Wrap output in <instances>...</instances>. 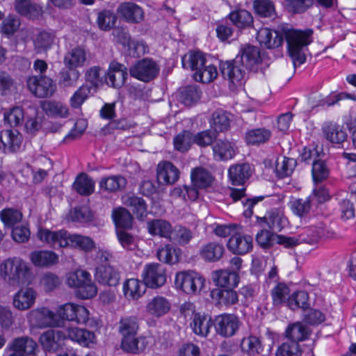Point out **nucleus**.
<instances>
[{"mask_svg": "<svg viewBox=\"0 0 356 356\" xmlns=\"http://www.w3.org/2000/svg\"><path fill=\"white\" fill-rule=\"evenodd\" d=\"M26 85L29 90L38 98L51 97L56 90L54 80L42 74L28 77Z\"/></svg>", "mask_w": 356, "mask_h": 356, "instance_id": "obj_5", "label": "nucleus"}, {"mask_svg": "<svg viewBox=\"0 0 356 356\" xmlns=\"http://www.w3.org/2000/svg\"><path fill=\"white\" fill-rule=\"evenodd\" d=\"M58 315L63 319L86 324L89 320V312L83 306L69 302L62 305L57 310Z\"/></svg>", "mask_w": 356, "mask_h": 356, "instance_id": "obj_10", "label": "nucleus"}, {"mask_svg": "<svg viewBox=\"0 0 356 356\" xmlns=\"http://www.w3.org/2000/svg\"><path fill=\"white\" fill-rule=\"evenodd\" d=\"M313 31L289 30L285 33L288 52L292 59L294 67L303 64L306 60L305 51L312 42Z\"/></svg>", "mask_w": 356, "mask_h": 356, "instance_id": "obj_2", "label": "nucleus"}, {"mask_svg": "<svg viewBox=\"0 0 356 356\" xmlns=\"http://www.w3.org/2000/svg\"><path fill=\"white\" fill-rule=\"evenodd\" d=\"M10 351H17L22 354L35 355L38 350L37 343L29 337H21L14 339L8 346Z\"/></svg>", "mask_w": 356, "mask_h": 356, "instance_id": "obj_26", "label": "nucleus"}, {"mask_svg": "<svg viewBox=\"0 0 356 356\" xmlns=\"http://www.w3.org/2000/svg\"><path fill=\"white\" fill-rule=\"evenodd\" d=\"M147 229L151 235H158L169 240L173 230L171 224L163 219H156L148 222Z\"/></svg>", "mask_w": 356, "mask_h": 356, "instance_id": "obj_38", "label": "nucleus"}, {"mask_svg": "<svg viewBox=\"0 0 356 356\" xmlns=\"http://www.w3.org/2000/svg\"><path fill=\"white\" fill-rule=\"evenodd\" d=\"M160 67L155 60L145 58L136 62L129 68V74L139 81L149 82L157 76Z\"/></svg>", "mask_w": 356, "mask_h": 356, "instance_id": "obj_6", "label": "nucleus"}, {"mask_svg": "<svg viewBox=\"0 0 356 356\" xmlns=\"http://www.w3.org/2000/svg\"><path fill=\"white\" fill-rule=\"evenodd\" d=\"M238 60L235 58L220 65L222 76L234 84L240 83L244 79L248 70Z\"/></svg>", "mask_w": 356, "mask_h": 356, "instance_id": "obj_16", "label": "nucleus"}, {"mask_svg": "<svg viewBox=\"0 0 356 356\" xmlns=\"http://www.w3.org/2000/svg\"><path fill=\"white\" fill-rule=\"evenodd\" d=\"M63 331L66 333V339L76 341L83 346H89L94 342V333L87 330L76 327H68Z\"/></svg>", "mask_w": 356, "mask_h": 356, "instance_id": "obj_28", "label": "nucleus"}, {"mask_svg": "<svg viewBox=\"0 0 356 356\" xmlns=\"http://www.w3.org/2000/svg\"><path fill=\"white\" fill-rule=\"evenodd\" d=\"M69 234L66 230L52 231L49 229L40 228L37 236L42 242L53 248L68 247Z\"/></svg>", "mask_w": 356, "mask_h": 356, "instance_id": "obj_12", "label": "nucleus"}, {"mask_svg": "<svg viewBox=\"0 0 356 356\" xmlns=\"http://www.w3.org/2000/svg\"><path fill=\"white\" fill-rule=\"evenodd\" d=\"M127 68L121 63L113 61L110 63L108 71L104 73V80L108 86L120 88L127 79Z\"/></svg>", "mask_w": 356, "mask_h": 356, "instance_id": "obj_15", "label": "nucleus"}, {"mask_svg": "<svg viewBox=\"0 0 356 356\" xmlns=\"http://www.w3.org/2000/svg\"><path fill=\"white\" fill-rule=\"evenodd\" d=\"M138 328V320L136 316H125L120 319L118 331L122 336L121 348L123 350L136 353L145 348L146 338L137 337Z\"/></svg>", "mask_w": 356, "mask_h": 356, "instance_id": "obj_1", "label": "nucleus"}, {"mask_svg": "<svg viewBox=\"0 0 356 356\" xmlns=\"http://www.w3.org/2000/svg\"><path fill=\"white\" fill-rule=\"evenodd\" d=\"M299 343L296 341L284 342L276 350V356H301Z\"/></svg>", "mask_w": 356, "mask_h": 356, "instance_id": "obj_64", "label": "nucleus"}, {"mask_svg": "<svg viewBox=\"0 0 356 356\" xmlns=\"http://www.w3.org/2000/svg\"><path fill=\"white\" fill-rule=\"evenodd\" d=\"M229 19L238 29H245L252 26L253 17L250 12L240 9L230 13Z\"/></svg>", "mask_w": 356, "mask_h": 356, "instance_id": "obj_48", "label": "nucleus"}, {"mask_svg": "<svg viewBox=\"0 0 356 356\" xmlns=\"http://www.w3.org/2000/svg\"><path fill=\"white\" fill-rule=\"evenodd\" d=\"M209 61L205 55L200 51H190L182 57V66L185 69H190L196 72L199 71Z\"/></svg>", "mask_w": 356, "mask_h": 356, "instance_id": "obj_34", "label": "nucleus"}, {"mask_svg": "<svg viewBox=\"0 0 356 356\" xmlns=\"http://www.w3.org/2000/svg\"><path fill=\"white\" fill-rule=\"evenodd\" d=\"M97 293V286L92 281L91 275L89 273L88 277H86V280H84L78 290H76V295L81 299H89L96 296Z\"/></svg>", "mask_w": 356, "mask_h": 356, "instance_id": "obj_62", "label": "nucleus"}, {"mask_svg": "<svg viewBox=\"0 0 356 356\" xmlns=\"http://www.w3.org/2000/svg\"><path fill=\"white\" fill-rule=\"evenodd\" d=\"M86 52L84 49L76 47L67 51L64 56V64L67 68L76 69L84 65Z\"/></svg>", "mask_w": 356, "mask_h": 356, "instance_id": "obj_31", "label": "nucleus"}, {"mask_svg": "<svg viewBox=\"0 0 356 356\" xmlns=\"http://www.w3.org/2000/svg\"><path fill=\"white\" fill-rule=\"evenodd\" d=\"M194 236V232L189 228L177 225L173 228L170 241L179 245H186L191 241Z\"/></svg>", "mask_w": 356, "mask_h": 356, "instance_id": "obj_42", "label": "nucleus"}, {"mask_svg": "<svg viewBox=\"0 0 356 356\" xmlns=\"http://www.w3.org/2000/svg\"><path fill=\"white\" fill-rule=\"evenodd\" d=\"M56 35L52 31H40L33 38L34 49L38 54L46 52L51 48Z\"/></svg>", "mask_w": 356, "mask_h": 356, "instance_id": "obj_37", "label": "nucleus"}, {"mask_svg": "<svg viewBox=\"0 0 356 356\" xmlns=\"http://www.w3.org/2000/svg\"><path fill=\"white\" fill-rule=\"evenodd\" d=\"M213 280L218 287L234 289L238 286L240 278L238 273L225 269L215 271Z\"/></svg>", "mask_w": 356, "mask_h": 356, "instance_id": "obj_25", "label": "nucleus"}, {"mask_svg": "<svg viewBox=\"0 0 356 356\" xmlns=\"http://www.w3.org/2000/svg\"><path fill=\"white\" fill-rule=\"evenodd\" d=\"M324 228L323 226L314 227L310 226L305 227L297 236L299 243H316L323 234Z\"/></svg>", "mask_w": 356, "mask_h": 356, "instance_id": "obj_43", "label": "nucleus"}, {"mask_svg": "<svg viewBox=\"0 0 356 356\" xmlns=\"http://www.w3.org/2000/svg\"><path fill=\"white\" fill-rule=\"evenodd\" d=\"M225 248L222 244L210 242L204 245L200 250V256L209 261H218L223 255Z\"/></svg>", "mask_w": 356, "mask_h": 356, "instance_id": "obj_40", "label": "nucleus"}, {"mask_svg": "<svg viewBox=\"0 0 356 356\" xmlns=\"http://www.w3.org/2000/svg\"><path fill=\"white\" fill-rule=\"evenodd\" d=\"M94 241L89 236L80 234H69L68 247L77 248L85 252H90L95 248Z\"/></svg>", "mask_w": 356, "mask_h": 356, "instance_id": "obj_51", "label": "nucleus"}, {"mask_svg": "<svg viewBox=\"0 0 356 356\" xmlns=\"http://www.w3.org/2000/svg\"><path fill=\"white\" fill-rule=\"evenodd\" d=\"M325 138L332 143L341 144L346 139L347 134L343 129L337 125L330 124L323 128Z\"/></svg>", "mask_w": 356, "mask_h": 356, "instance_id": "obj_52", "label": "nucleus"}, {"mask_svg": "<svg viewBox=\"0 0 356 356\" xmlns=\"http://www.w3.org/2000/svg\"><path fill=\"white\" fill-rule=\"evenodd\" d=\"M191 179L194 186L202 189L211 186L214 180L211 173L202 167L193 168L191 172Z\"/></svg>", "mask_w": 356, "mask_h": 356, "instance_id": "obj_30", "label": "nucleus"}, {"mask_svg": "<svg viewBox=\"0 0 356 356\" xmlns=\"http://www.w3.org/2000/svg\"><path fill=\"white\" fill-rule=\"evenodd\" d=\"M118 13L128 23L138 24L144 19L143 10L134 3H121L118 8Z\"/></svg>", "mask_w": 356, "mask_h": 356, "instance_id": "obj_21", "label": "nucleus"}, {"mask_svg": "<svg viewBox=\"0 0 356 356\" xmlns=\"http://www.w3.org/2000/svg\"><path fill=\"white\" fill-rule=\"evenodd\" d=\"M227 246L235 254L248 253L252 248V238L249 235L235 233L229 238Z\"/></svg>", "mask_w": 356, "mask_h": 356, "instance_id": "obj_18", "label": "nucleus"}, {"mask_svg": "<svg viewBox=\"0 0 356 356\" xmlns=\"http://www.w3.org/2000/svg\"><path fill=\"white\" fill-rule=\"evenodd\" d=\"M112 218L118 228L129 229L132 226L133 217L124 208L114 209L112 212Z\"/></svg>", "mask_w": 356, "mask_h": 356, "instance_id": "obj_55", "label": "nucleus"}, {"mask_svg": "<svg viewBox=\"0 0 356 356\" xmlns=\"http://www.w3.org/2000/svg\"><path fill=\"white\" fill-rule=\"evenodd\" d=\"M170 307V302L165 298L158 296L147 303L146 310L150 315L159 318L166 314Z\"/></svg>", "mask_w": 356, "mask_h": 356, "instance_id": "obj_32", "label": "nucleus"}, {"mask_svg": "<svg viewBox=\"0 0 356 356\" xmlns=\"http://www.w3.org/2000/svg\"><path fill=\"white\" fill-rule=\"evenodd\" d=\"M41 108L47 115L51 116L66 118L69 114L67 106L60 102L43 101Z\"/></svg>", "mask_w": 356, "mask_h": 356, "instance_id": "obj_45", "label": "nucleus"}, {"mask_svg": "<svg viewBox=\"0 0 356 356\" xmlns=\"http://www.w3.org/2000/svg\"><path fill=\"white\" fill-rule=\"evenodd\" d=\"M33 264L37 266H49L58 262V255L52 251L38 250L31 254Z\"/></svg>", "mask_w": 356, "mask_h": 356, "instance_id": "obj_41", "label": "nucleus"}, {"mask_svg": "<svg viewBox=\"0 0 356 356\" xmlns=\"http://www.w3.org/2000/svg\"><path fill=\"white\" fill-rule=\"evenodd\" d=\"M211 296L219 307H229L238 302V293L233 289H215L211 291Z\"/></svg>", "mask_w": 356, "mask_h": 356, "instance_id": "obj_23", "label": "nucleus"}, {"mask_svg": "<svg viewBox=\"0 0 356 356\" xmlns=\"http://www.w3.org/2000/svg\"><path fill=\"white\" fill-rule=\"evenodd\" d=\"M213 325L211 316L201 313H195L190 323L193 333L201 337H207Z\"/></svg>", "mask_w": 356, "mask_h": 356, "instance_id": "obj_27", "label": "nucleus"}, {"mask_svg": "<svg viewBox=\"0 0 356 356\" xmlns=\"http://www.w3.org/2000/svg\"><path fill=\"white\" fill-rule=\"evenodd\" d=\"M253 7L255 13L262 17L276 16L274 3L270 0H254Z\"/></svg>", "mask_w": 356, "mask_h": 356, "instance_id": "obj_57", "label": "nucleus"}, {"mask_svg": "<svg viewBox=\"0 0 356 356\" xmlns=\"http://www.w3.org/2000/svg\"><path fill=\"white\" fill-rule=\"evenodd\" d=\"M271 136L272 132L270 129L259 127L247 131L245 140L248 145H259L268 142Z\"/></svg>", "mask_w": 356, "mask_h": 356, "instance_id": "obj_35", "label": "nucleus"}, {"mask_svg": "<svg viewBox=\"0 0 356 356\" xmlns=\"http://www.w3.org/2000/svg\"><path fill=\"white\" fill-rule=\"evenodd\" d=\"M147 286L138 279H129L123 284L124 296L128 299L137 300L145 292Z\"/></svg>", "mask_w": 356, "mask_h": 356, "instance_id": "obj_36", "label": "nucleus"}, {"mask_svg": "<svg viewBox=\"0 0 356 356\" xmlns=\"http://www.w3.org/2000/svg\"><path fill=\"white\" fill-rule=\"evenodd\" d=\"M173 143L177 150L184 153L195 143L194 135L188 131H184L175 137Z\"/></svg>", "mask_w": 356, "mask_h": 356, "instance_id": "obj_58", "label": "nucleus"}, {"mask_svg": "<svg viewBox=\"0 0 356 356\" xmlns=\"http://www.w3.org/2000/svg\"><path fill=\"white\" fill-rule=\"evenodd\" d=\"M117 19V15L113 10L104 9L98 13L97 23L101 30L108 31L115 26Z\"/></svg>", "mask_w": 356, "mask_h": 356, "instance_id": "obj_54", "label": "nucleus"}, {"mask_svg": "<svg viewBox=\"0 0 356 356\" xmlns=\"http://www.w3.org/2000/svg\"><path fill=\"white\" fill-rule=\"evenodd\" d=\"M241 347L242 350L249 355H255L263 351V346L260 339L252 334L244 337L241 340Z\"/></svg>", "mask_w": 356, "mask_h": 356, "instance_id": "obj_53", "label": "nucleus"}, {"mask_svg": "<svg viewBox=\"0 0 356 356\" xmlns=\"http://www.w3.org/2000/svg\"><path fill=\"white\" fill-rule=\"evenodd\" d=\"M141 277L145 284L152 289H157L166 282L165 269L160 264L149 263L144 266Z\"/></svg>", "mask_w": 356, "mask_h": 356, "instance_id": "obj_7", "label": "nucleus"}, {"mask_svg": "<svg viewBox=\"0 0 356 356\" xmlns=\"http://www.w3.org/2000/svg\"><path fill=\"white\" fill-rule=\"evenodd\" d=\"M175 284L184 293L195 295L204 288L205 279L195 271H181L176 274Z\"/></svg>", "mask_w": 356, "mask_h": 356, "instance_id": "obj_4", "label": "nucleus"}, {"mask_svg": "<svg viewBox=\"0 0 356 356\" xmlns=\"http://www.w3.org/2000/svg\"><path fill=\"white\" fill-rule=\"evenodd\" d=\"M264 164L272 168L278 178H284L291 175L297 161L293 157H272L270 159H266Z\"/></svg>", "mask_w": 356, "mask_h": 356, "instance_id": "obj_14", "label": "nucleus"}, {"mask_svg": "<svg viewBox=\"0 0 356 356\" xmlns=\"http://www.w3.org/2000/svg\"><path fill=\"white\" fill-rule=\"evenodd\" d=\"M218 76L216 67L209 61L199 71L194 73L193 77L196 81L207 83L213 81Z\"/></svg>", "mask_w": 356, "mask_h": 356, "instance_id": "obj_56", "label": "nucleus"}, {"mask_svg": "<svg viewBox=\"0 0 356 356\" xmlns=\"http://www.w3.org/2000/svg\"><path fill=\"white\" fill-rule=\"evenodd\" d=\"M290 289L284 283H278L271 291V297L274 305H280L289 300Z\"/></svg>", "mask_w": 356, "mask_h": 356, "instance_id": "obj_61", "label": "nucleus"}, {"mask_svg": "<svg viewBox=\"0 0 356 356\" xmlns=\"http://www.w3.org/2000/svg\"><path fill=\"white\" fill-rule=\"evenodd\" d=\"M200 91L195 86H187L180 92V100L186 106H190L200 98Z\"/></svg>", "mask_w": 356, "mask_h": 356, "instance_id": "obj_63", "label": "nucleus"}, {"mask_svg": "<svg viewBox=\"0 0 356 356\" xmlns=\"http://www.w3.org/2000/svg\"><path fill=\"white\" fill-rule=\"evenodd\" d=\"M229 179L233 185H243L252 174V167L248 163L232 165L228 171Z\"/></svg>", "mask_w": 356, "mask_h": 356, "instance_id": "obj_29", "label": "nucleus"}, {"mask_svg": "<svg viewBox=\"0 0 356 356\" xmlns=\"http://www.w3.org/2000/svg\"><path fill=\"white\" fill-rule=\"evenodd\" d=\"M22 217V213L16 209L6 208L0 211L1 220L4 226L9 229L19 225Z\"/></svg>", "mask_w": 356, "mask_h": 356, "instance_id": "obj_47", "label": "nucleus"}, {"mask_svg": "<svg viewBox=\"0 0 356 356\" xmlns=\"http://www.w3.org/2000/svg\"><path fill=\"white\" fill-rule=\"evenodd\" d=\"M241 325L239 318L230 314L217 316L213 321L215 330L220 336L228 338L236 333Z\"/></svg>", "mask_w": 356, "mask_h": 356, "instance_id": "obj_9", "label": "nucleus"}, {"mask_svg": "<svg viewBox=\"0 0 356 356\" xmlns=\"http://www.w3.org/2000/svg\"><path fill=\"white\" fill-rule=\"evenodd\" d=\"M124 204L130 208L138 219L143 220L147 216V206L142 197L129 196L125 200Z\"/></svg>", "mask_w": 356, "mask_h": 356, "instance_id": "obj_46", "label": "nucleus"}, {"mask_svg": "<svg viewBox=\"0 0 356 356\" xmlns=\"http://www.w3.org/2000/svg\"><path fill=\"white\" fill-rule=\"evenodd\" d=\"M74 188L80 195H89L94 192L95 182L86 174L81 173L74 182Z\"/></svg>", "mask_w": 356, "mask_h": 356, "instance_id": "obj_50", "label": "nucleus"}, {"mask_svg": "<svg viewBox=\"0 0 356 356\" xmlns=\"http://www.w3.org/2000/svg\"><path fill=\"white\" fill-rule=\"evenodd\" d=\"M15 9L20 15L29 18L38 17L42 13L41 7L29 0H15Z\"/></svg>", "mask_w": 356, "mask_h": 356, "instance_id": "obj_49", "label": "nucleus"}, {"mask_svg": "<svg viewBox=\"0 0 356 356\" xmlns=\"http://www.w3.org/2000/svg\"><path fill=\"white\" fill-rule=\"evenodd\" d=\"M257 223L263 228L268 227L273 232H280L288 225V219L282 212L274 209L267 211L264 216H257Z\"/></svg>", "mask_w": 356, "mask_h": 356, "instance_id": "obj_11", "label": "nucleus"}, {"mask_svg": "<svg viewBox=\"0 0 356 356\" xmlns=\"http://www.w3.org/2000/svg\"><path fill=\"white\" fill-rule=\"evenodd\" d=\"M285 332L290 341L298 343L308 339L310 330L306 325L298 322L289 325Z\"/></svg>", "mask_w": 356, "mask_h": 356, "instance_id": "obj_39", "label": "nucleus"}, {"mask_svg": "<svg viewBox=\"0 0 356 356\" xmlns=\"http://www.w3.org/2000/svg\"><path fill=\"white\" fill-rule=\"evenodd\" d=\"M22 142V136L17 130L5 129L0 132V150L3 154L17 153Z\"/></svg>", "mask_w": 356, "mask_h": 356, "instance_id": "obj_13", "label": "nucleus"}, {"mask_svg": "<svg viewBox=\"0 0 356 356\" xmlns=\"http://www.w3.org/2000/svg\"><path fill=\"white\" fill-rule=\"evenodd\" d=\"M236 59L249 71H262L264 67L262 63V56L258 47L248 45L241 49Z\"/></svg>", "mask_w": 356, "mask_h": 356, "instance_id": "obj_8", "label": "nucleus"}, {"mask_svg": "<svg viewBox=\"0 0 356 356\" xmlns=\"http://www.w3.org/2000/svg\"><path fill=\"white\" fill-rule=\"evenodd\" d=\"M179 177V170L172 163L168 161L159 163L156 168V178L160 184H173Z\"/></svg>", "mask_w": 356, "mask_h": 356, "instance_id": "obj_19", "label": "nucleus"}, {"mask_svg": "<svg viewBox=\"0 0 356 356\" xmlns=\"http://www.w3.org/2000/svg\"><path fill=\"white\" fill-rule=\"evenodd\" d=\"M257 40L261 47L274 49L282 45L284 35L275 30L261 28L257 31Z\"/></svg>", "mask_w": 356, "mask_h": 356, "instance_id": "obj_17", "label": "nucleus"}, {"mask_svg": "<svg viewBox=\"0 0 356 356\" xmlns=\"http://www.w3.org/2000/svg\"><path fill=\"white\" fill-rule=\"evenodd\" d=\"M126 184L125 178L118 175L102 179L99 183V186L102 189L113 192L124 188Z\"/></svg>", "mask_w": 356, "mask_h": 356, "instance_id": "obj_59", "label": "nucleus"}, {"mask_svg": "<svg viewBox=\"0 0 356 356\" xmlns=\"http://www.w3.org/2000/svg\"><path fill=\"white\" fill-rule=\"evenodd\" d=\"M156 256L160 261L170 265L177 263L179 260L176 249L170 244L159 248Z\"/></svg>", "mask_w": 356, "mask_h": 356, "instance_id": "obj_60", "label": "nucleus"}, {"mask_svg": "<svg viewBox=\"0 0 356 356\" xmlns=\"http://www.w3.org/2000/svg\"><path fill=\"white\" fill-rule=\"evenodd\" d=\"M35 297L32 289H21L14 296L13 305L19 310H26L33 305Z\"/></svg>", "mask_w": 356, "mask_h": 356, "instance_id": "obj_33", "label": "nucleus"}, {"mask_svg": "<svg viewBox=\"0 0 356 356\" xmlns=\"http://www.w3.org/2000/svg\"><path fill=\"white\" fill-rule=\"evenodd\" d=\"M1 274L12 286L29 284L31 270L28 264L19 258L8 259L1 265Z\"/></svg>", "mask_w": 356, "mask_h": 356, "instance_id": "obj_3", "label": "nucleus"}, {"mask_svg": "<svg viewBox=\"0 0 356 356\" xmlns=\"http://www.w3.org/2000/svg\"><path fill=\"white\" fill-rule=\"evenodd\" d=\"M95 279L103 285L116 286L118 284L120 275L119 271L113 266L99 264L96 268Z\"/></svg>", "mask_w": 356, "mask_h": 356, "instance_id": "obj_20", "label": "nucleus"}, {"mask_svg": "<svg viewBox=\"0 0 356 356\" xmlns=\"http://www.w3.org/2000/svg\"><path fill=\"white\" fill-rule=\"evenodd\" d=\"M230 120L226 111L219 109L213 112L210 120L211 130L216 134L223 132L229 127Z\"/></svg>", "mask_w": 356, "mask_h": 356, "instance_id": "obj_44", "label": "nucleus"}, {"mask_svg": "<svg viewBox=\"0 0 356 356\" xmlns=\"http://www.w3.org/2000/svg\"><path fill=\"white\" fill-rule=\"evenodd\" d=\"M66 339V333L62 330H49L40 337V342L45 351H56L60 346V342Z\"/></svg>", "mask_w": 356, "mask_h": 356, "instance_id": "obj_22", "label": "nucleus"}, {"mask_svg": "<svg viewBox=\"0 0 356 356\" xmlns=\"http://www.w3.org/2000/svg\"><path fill=\"white\" fill-rule=\"evenodd\" d=\"M38 327H60L63 325V321L58 319L56 315L47 308H41L32 313Z\"/></svg>", "mask_w": 356, "mask_h": 356, "instance_id": "obj_24", "label": "nucleus"}]
</instances>
